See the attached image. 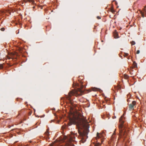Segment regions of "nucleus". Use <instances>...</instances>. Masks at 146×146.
Wrapping results in <instances>:
<instances>
[{"mask_svg": "<svg viewBox=\"0 0 146 146\" xmlns=\"http://www.w3.org/2000/svg\"><path fill=\"white\" fill-rule=\"evenodd\" d=\"M72 124L76 125L78 133L82 137V142L84 143L88 137L87 135L89 132V125L88 121L84 117L81 118L78 117L72 122H69L68 125L70 126Z\"/></svg>", "mask_w": 146, "mask_h": 146, "instance_id": "1", "label": "nucleus"}, {"mask_svg": "<svg viewBox=\"0 0 146 146\" xmlns=\"http://www.w3.org/2000/svg\"><path fill=\"white\" fill-rule=\"evenodd\" d=\"M124 114H123L119 119V122L120 123V124L119 125V136L120 137L123 138H125L128 134V130L125 128L123 125L125 119V118L124 117Z\"/></svg>", "mask_w": 146, "mask_h": 146, "instance_id": "2", "label": "nucleus"}, {"mask_svg": "<svg viewBox=\"0 0 146 146\" xmlns=\"http://www.w3.org/2000/svg\"><path fill=\"white\" fill-rule=\"evenodd\" d=\"M83 85H81L80 87L81 88H78L77 89L73 90L69 93L68 96L67 97V99L69 100L70 103H71L70 97L72 95H75L76 96H77L82 95L84 93V91L81 89L83 88Z\"/></svg>", "mask_w": 146, "mask_h": 146, "instance_id": "3", "label": "nucleus"}, {"mask_svg": "<svg viewBox=\"0 0 146 146\" xmlns=\"http://www.w3.org/2000/svg\"><path fill=\"white\" fill-rule=\"evenodd\" d=\"M77 136V133H73L67 138V143L66 144L67 146H74V144L72 143L75 141V136Z\"/></svg>", "mask_w": 146, "mask_h": 146, "instance_id": "4", "label": "nucleus"}, {"mask_svg": "<svg viewBox=\"0 0 146 146\" xmlns=\"http://www.w3.org/2000/svg\"><path fill=\"white\" fill-rule=\"evenodd\" d=\"M136 104V102L135 101H133L132 103L130 104L129 106V110H131L134 109V107Z\"/></svg>", "mask_w": 146, "mask_h": 146, "instance_id": "5", "label": "nucleus"}, {"mask_svg": "<svg viewBox=\"0 0 146 146\" xmlns=\"http://www.w3.org/2000/svg\"><path fill=\"white\" fill-rule=\"evenodd\" d=\"M113 35L115 38H119L118 34L115 30L113 32Z\"/></svg>", "mask_w": 146, "mask_h": 146, "instance_id": "6", "label": "nucleus"}, {"mask_svg": "<svg viewBox=\"0 0 146 146\" xmlns=\"http://www.w3.org/2000/svg\"><path fill=\"white\" fill-rule=\"evenodd\" d=\"M59 143L57 142L53 143L52 144L50 145L49 146H61V145H59Z\"/></svg>", "mask_w": 146, "mask_h": 146, "instance_id": "7", "label": "nucleus"}, {"mask_svg": "<svg viewBox=\"0 0 146 146\" xmlns=\"http://www.w3.org/2000/svg\"><path fill=\"white\" fill-rule=\"evenodd\" d=\"M103 136V135L102 133H97V137L98 138H101Z\"/></svg>", "mask_w": 146, "mask_h": 146, "instance_id": "8", "label": "nucleus"}, {"mask_svg": "<svg viewBox=\"0 0 146 146\" xmlns=\"http://www.w3.org/2000/svg\"><path fill=\"white\" fill-rule=\"evenodd\" d=\"M44 135H45V136H46L47 137H48L49 135V129H47L46 130V132L45 133Z\"/></svg>", "mask_w": 146, "mask_h": 146, "instance_id": "9", "label": "nucleus"}, {"mask_svg": "<svg viewBox=\"0 0 146 146\" xmlns=\"http://www.w3.org/2000/svg\"><path fill=\"white\" fill-rule=\"evenodd\" d=\"M6 11L4 10H1L0 11V15H2L3 14H5L6 13Z\"/></svg>", "mask_w": 146, "mask_h": 146, "instance_id": "10", "label": "nucleus"}, {"mask_svg": "<svg viewBox=\"0 0 146 146\" xmlns=\"http://www.w3.org/2000/svg\"><path fill=\"white\" fill-rule=\"evenodd\" d=\"M133 67L134 68L137 67V64L135 62V61H134L133 63Z\"/></svg>", "mask_w": 146, "mask_h": 146, "instance_id": "11", "label": "nucleus"}, {"mask_svg": "<svg viewBox=\"0 0 146 146\" xmlns=\"http://www.w3.org/2000/svg\"><path fill=\"white\" fill-rule=\"evenodd\" d=\"M101 144L99 143H95L94 144L95 146H100Z\"/></svg>", "mask_w": 146, "mask_h": 146, "instance_id": "12", "label": "nucleus"}, {"mask_svg": "<svg viewBox=\"0 0 146 146\" xmlns=\"http://www.w3.org/2000/svg\"><path fill=\"white\" fill-rule=\"evenodd\" d=\"M92 90L94 91H96L98 90V88H92Z\"/></svg>", "mask_w": 146, "mask_h": 146, "instance_id": "13", "label": "nucleus"}, {"mask_svg": "<svg viewBox=\"0 0 146 146\" xmlns=\"http://www.w3.org/2000/svg\"><path fill=\"white\" fill-rule=\"evenodd\" d=\"M124 77L125 79H127L129 78V76L125 74L124 75Z\"/></svg>", "mask_w": 146, "mask_h": 146, "instance_id": "14", "label": "nucleus"}, {"mask_svg": "<svg viewBox=\"0 0 146 146\" xmlns=\"http://www.w3.org/2000/svg\"><path fill=\"white\" fill-rule=\"evenodd\" d=\"M27 1L31 2L32 3H35V1L33 0H26Z\"/></svg>", "mask_w": 146, "mask_h": 146, "instance_id": "15", "label": "nucleus"}, {"mask_svg": "<svg viewBox=\"0 0 146 146\" xmlns=\"http://www.w3.org/2000/svg\"><path fill=\"white\" fill-rule=\"evenodd\" d=\"M111 11L113 13H114L115 12V11L113 10V9L112 8H111Z\"/></svg>", "mask_w": 146, "mask_h": 146, "instance_id": "16", "label": "nucleus"}, {"mask_svg": "<svg viewBox=\"0 0 146 146\" xmlns=\"http://www.w3.org/2000/svg\"><path fill=\"white\" fill-rule=\"evenodd\" d=\"M3 64H0V70L3 69Z\"/></svg>", "mask_w": 146, "mask_h": 146, "instance_id": "17", "label": "nucleus"}, {"mask_svg": "<svg viewBox=\"0 0 146 146\" xmlns=\"http://www.w3.org/2000/svg\"><path fill=\"white\" fill-rule=\"evenodd\" d=\"M131 43L132 45H134L135 44V42L134 41H132L131 42Z\"/></svg>", "mask_w": 146, "mask_h": 146, "instance_id": "18", "label": "nucleus"}, {"mask_svg": "<svg viewBox=\"0 0 146 146\" xmlns=\"http://www.w3.org/2000/svg\"><path fill=\"white\" fill-rule=\"evenodd\" d=\"M5 29L4 28V27H3V28H2L1 29V31H4L5 30Z\"/></svg>", "mask_w": 146, "mask_h": 146, "instance_id": "19", "label": "nucleus"}, {"mask_svg": "<svg viewBox=\"0 0 146 146\" xmlns=\"http://www.w3.org/2000/svg\"><path fill=\"white\" fill-rule=\"evenodd\" d=\"M140 52V51L139 50H137V54H139Z\"/></svg>", "mask_w": 146, "mask_h": 146, "instance_id": "20", "label": "nucleus"}, {"mask_svg": "<svg viewBox=\"0 0 146 146\" xmlns=\"http://www.w3.org/2000/svg\"><path fill=\"white\" fill-rule=\"evenodd\" d=\"M97 19H101V17H99V16H97Z\"/></svg>", "mask_w": 146, "mask_h": 146, "instance_id": "21", "label": "nucleus"}, {"mask_svg": "<svg viewBox=\"0 0 146 146\" xmlns=\"http://www.w3.org/2000/svg\"><path fill=\"white\" fill-rule=\"evenodd\" d=\"M125 55V56H127L128 55V54H126Z\"/></svg>", "mask_w": 146, "mask_h": 146, "instance_id": "22", "label": "nucleus"}, {"mask_svg": "<svg viewBox=\"0 0 146 146\" xmlns=\"http://www.w3.org/2000/svg\"><path fill=\"white\" fill-rule=\"evenodd\" d=\"M145 8H146V6L145 7Z\"/></svg>", "mask_w": 146, "mask_h": 146, "instance_id": "23", "label": "nucleus"}]
</instances>
